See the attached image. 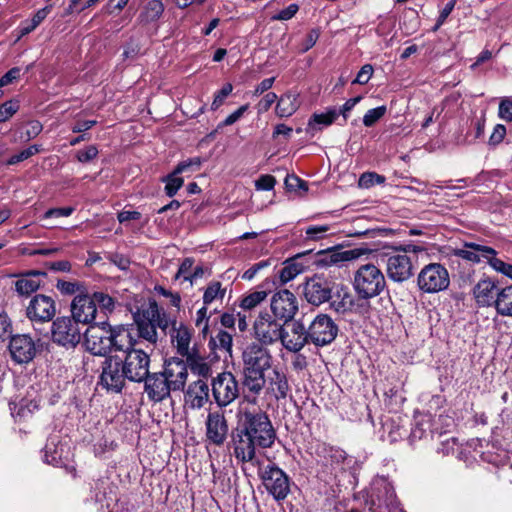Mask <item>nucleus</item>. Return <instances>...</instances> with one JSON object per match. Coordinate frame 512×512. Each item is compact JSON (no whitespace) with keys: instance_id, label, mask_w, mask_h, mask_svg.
<instances>
[{"instance_id":"f257e3e1","label":"nucleus","mask_w":512,"mask_h":512,"mask_svg":"<svg viewBox=\"0 0 512 512\" xmlns=\"http://www.w3.org/2000/svg\"><path fill=\"white\" fill-rule=\"evenodd\" d=\"M276 431L269 416L261 410H243L237 415V425L231 434L233 455L239 463L260 466L257 451L271 448Z\"/></svg>"},{"instance_id":"f03ea898","label":"nucleus","mask_w":512,"mask_h":512,"mask_svg":"<svg viewBox=\"0 0 512 512\" xmlns=\"http://www.w3.org/2000/svg\"><path fill=\"white\" fill-rule=\"evenodd\" d=\"M84 344L93 355L106 356L112 352L129 349L134 340L123 325L112 326L107 321H101L87 328Z\"/></svg>"},{"instance_id":"7ed1b4c3","label":"nucleus","mask_w":512,"mask_h":512,"mask_svg":"<svg viewBox=\"0 0 512 512\" xmlns=\"http://www.w3.org/2000/svg\"><path fill=\"white\" fill-rule=\"evenodd\" d=\"M421 247L413 244L398 246L393 252L386 254V273L394 282H404L414 274L417 253Z\"/></svg>"},{"instance_id":"20e7f679","label":"nucleus","mask_w":512,"mask_h":512,"mask_svg":"<svg viewBox=\"0 0 512 512\" xmlns=\"http://www.w3.org/2000/svg\"><path fill=\"white\" fill-rule=\"evenodd\" d=\"M353 288L360 299L368 300L380 295L386 288V279L376 265L367 263L354 273Z\"/></svg>"},{"instance_id":"39448f33","label":"nucleus","mask_w":512,"mask_h":512,"mask_svg":"<svg viewBox=\"0 0 512 512\" xmlns=\"http://www.w3.org/2000/svg\"><path fill=\"white\" fill-rule=\"evenodd\" d=\"M417 284L424 293H438L446 290L450 284L448 270L440 263L425 265L418 274Z\"/></svg>"},{"instance_id":"423d86ee","label":"nucleus","mask_w":512,"mask_h":512,"mask_svg":"<svg viewBox=\"0 0 512 512\" xmlns=\"http://www.w3.org/2000/svg\"><path fill=\"white\" fill-rule=\"evenodd\" d=\"M134 345L127 350H120L125 353L122 368L129 381L143 382L149 373L150 356L142 349L134 348Z\"/></svg>"},{"instance_id":"0eeeda50","label":"nucleus","mask_w":512,"mask_h":512,"mask_svg":"<svg viewBox=\"0 0 512 512\" xmlns=\"http://www.w3.org/2000/svg\"><path fill=\"white\" fill-rule=\"evenodd\" d=\"M212 396L219 408H225L239 396V384L231 372L219 373L211 381Z\"/></svg>"},{"instance_id":"6e6552de","label":"nucleus","mask_w":512,"mask_h":512,"mask_svg":"<svg viewBox=\"0 0 512 512\" xmlns=\"http://www.w3.org/2000/svg\"><path fill=\"white\" fill-rule=\"evenodd\" d=\"M307 331L310 343L322 347L335 340L338 326L330 316L320 313L309 323Z\"/></svg>"},{"instance_id":"1a4fd4ad","label":"nucleus","mask_w":512,"mask_h":512,"mask_svg":"<svg viewBox=\"0 0 512 512\" xmlns=\"http://www.w3.org/2000/svg\"><path fill=\"white\" fill-rule=\"evenodd\" d=\"M52 341L66 348L75 347L81 339L78 323L71 317H58L51 326Z\"/></svg>"},{"instance_id":"9d476101","label":"nucleus","mask_w":512,"mask_h":512,"mask_svg":"<svg viewBox=\"0 0 512 512\" xmlns=\"http://www.w3.org/2000/svg\"><path fill=\"white\" fill-rule=\"evenodd\" d=\"M263 485L275 500H284L290 492V479L275 465H268L260 473Z\"/></svg>"},{"instance_id":"9b49d317","label":"nucleus","mask_w":512,"mask_h":512,"mask_svg":"<svg viewBox=\"0 0 512 512\" xmlns=\"http://www.w3.org/2000/svg\"><path fill=\"white\" fill-rule=\"evenodd\" d=\"M276 318L267 312H261L256 318L254 335L261 344L271 345L281 338L283 324Z\"/></svg>"},{"instance_id":"f8f14e48","label":"nucleus","mask_w":512,"mask_h":512,"mask_svg":"<svg viewBox=\"0 0 512 512\" xmlns=\"http://www.w3.org/2000/svg\"><path fill=\"white\" fill-rule=\"evenodd\" d=\"M127 379L122 368V360L117 357H107L102 363L100 384L107 390L120 392Z\"/></svg>"},{"instance_id":"ddd939ff","label":"nucleus","mask_w":512,"mask_h":512,"mask_svg":"<svg viewBox=\"0 0 512 512\" xmlns=\"http://www.w3.org/2000/svg\"><path fill=\"white\" fill-rule=\"evenodd\" d=\"M206 439L216 446H222L228 437L229 425L223 411H210L205 420Z\"/></svg>"},{"instance_id":"4468645a","label":"nucleus","mask_w":512,"mask_h":512,"mask_svg":"<svg viewBox=\"0 0 512 512\" xmlns=\"http://www.w3.org/2000/svg\"><path fill=\"white\" fill-rule=\"evenodd\" d=\"M243 369L265 372L271 367L272 356L260 343H251L242 353Z\"/></svg>"},{"instance_id":"2eb2a0df","label":"nucleus","mask_w":512,"mask_h":512,"mask_svg":"<svg viewBox=\"0 0 512 512\" xmlns=\"http://www.w3.org/2000/svg\"><path fill=\"white\" fill-rule=\"evenodd\" d=\"M56 314L55 301L47 295L37 294L29 302L26 315L32 322H48Z\"/></svg>"},{"instance_id":"dca6fc26","label":"nucleus","mask_w":512,"mask_h":512,"mask_svg":"<svg viewBox=\"0 0 512 512\" xmlns=\"http://www.w3.org/2000/svg\"><path fill=\"white\" fill-rule=\"evenodd\" d=\"M8 350L12 360L17 364H27L36 355V345L31 336L17 334L11 337Z\"/></svg>"},{"instance_id":"f3484780","label":"nucleus","mask_w":512,"mask_h":512,"mask_svg":"<svg viewBox=\"0 0 512 512\" xmlns=\"http://www.w3.org/2000/svg\"><path fill=\"white\" fill-rule=\"evenodd\" d=\"M331 283L318 275L308 279L303 286V295L308 303L319 306L332 298Z\"/></svg>"},{"instance_id":"a211bd4d","label":"nucleus","mask_w":512,"mask_h":512,"mask_svg":"<svg viewBox=\"0 0 512 512\" xmlns=\"http://www.w3.org/2000/svg\"><path fill=\"white\" fill-rule=\"evenodd\" d=\"M307 327L301 321H292L287 329L282 327V335L279 341L283 347L290 352H299L307 343L308 339Z\"/></svg>"},{"instance_id":"6ab92c4d","label":"nucleus","mask_w":512,"mask_h":512,"mask_svg":"<svg viewBox=\"0 0 512 512\" xmlns=\"http://www.w3.org/2000/svg\"><path fill=\"white\" fill-rule=\"evenodd\" d=\"M270 307L275 317L287 322L291 320L298 311V302L295 295L285 289L273 295Z\"/></svg>"},{"instance_id":"aec40b11","label":"nucleus","mask_w":512,"mask_h":512,"mask_svg":"<svg viewBox=\"0 0 512 512\" xmlns=\"http://www.w3.org/2000/svg\"><path fill=\"white\" fill-rule=\"evenodd\" d=\"M185 367L183 359L171 358L165 361L161 372L165 376L171 391H184L188 379V372Z\"/></svg>"},{"instance_id":"412c9836","label":"nucleus","mask_w":512,"mask_h":512,"mask_svg":"<svg viewBox=\"0 0 512 512\" xmlns=\"http://www.w3.org/2000/svg\"><path fill=\"white\" fill-rule=\"evenodd\" d=\"M71 312L77 323L90 324L96 318L97 308L91 296L77 295L71 303Z\"/></svg>"},{"instance_id":"4be33fe9","label":"nucleus","mask_w":512,"mask_h":512,"mask_svg":"<svg viewBox=\"0 0 512 512\" xmlns=\"http://www.w3.org/2000/svg\"><path fill=\"white\" fill-rule=\"evenodd\" d=\"M143 381L145 393L151 401L161 402L172 392L162 372L148 373L147 378Z\"/></svg>"},{"instance_id":"5701e85b","label":"nucleus","mask_w":512,"mask_h":512,"mask_svg":"<svg viewBox=\"0 0 512 512\" xmlns=\"http://www.w3.org/2000/svg\"><path fill=\"white\" fill-rule=\"evenodd\" d=\"M210 387L204 379L192 381L184 390V400L192 409H201L209 402Z\"/></svg>"},{"instance_id":"b1692460","label":"nucleus","mask_w":512,"mask_h":512,"mask_svg":"<svg viewBox=\"0 0 512 512\" xmlns=\"http://www.w3.org/2000/svg\"><path fill=\"white\" fill-rule=\"evenodd\" d=\"M455 255L473 263H480L482 261L488 263L492 255H497V251L489 246L466 242L464 248L455 250Z\"/></svg>"},{"instance_id":"393cba45","label":"nucleus","mask_w":512,"mask_h":512,"mask_svg":"<svg viewBox=\"0 0 512 512\" xmlns=\"http://www.w3.org/2000/svg\"><path fill=\"white\" fill-rule=\"evenodd\" d=\"M183 363L186 366V371H190L193 375L197 376L198 379H204L207 381L210 377H212V365L207 360V358L200 353H198L195 349H192V352L186 356H184Z\"/></svg>"},{"instance_id":"a878e982","label":"nucleus","mask_w":512,"mask_h":512,"mask_svg":"<svg viewBox=\"0 0 512 512\" xmlns=\"http://www.w3.org/2000/svg\"><path fill=\"white\" fill-rule=\"evenodd\" d=\"M500 289L497 287L496 282L490 278L481 279L473 288V296L479 306L495 307L497 291Z\"/></svg>"},{"instance_id":"bb28decb","label":"nucleus","mask_w":512,"mask_h":512,"mask_svg":"<svg viewBox=\"0 0 512 512\" xmlns=\"http://www.w3.org/2000/svg\"><path fill=\"white\" fill-rule=\"evenodd\" d=\"M172 342L175 343L177 353L182 357L190 354V342L192 338L191 330L183 323L177 324L176 321L172 323V329L170 332Z\"/></svg>"},{"instance_id":"cd10ccee","label":"nucleus","mask_w":512,"mask_h":512,"mask_svg":"<svg viewBox=\"0 0 512 512\" xmlns=\"http://www.w3.org/2000/svg\"><path fill=\"white\" fill-rule=\"evenodd\" d=\"M164 10L165 6L161 0H149L141 8L137 21L142 26L154 23L161 18Z\"/></svg>"},{"instance_id":"c85d7f7f","label":"nucleus","mask_w":512,"mask_h":512,"mask_svg":"<svg viewBox=\"0 0 512 512\" xmlns=\"http://www.w3.org/2000/svg\"><path fill=\"white\" fill-rule=\"evenodd\" d=\"M268 390L277 400L285 399L290 391L287 377L284 372L274 369L268 379Z\"/></svg>"},{"instance_id":"c756f323","label":"nucleus","mask_w":512,"mask_h":512,"mask_svg":"<svg viewBox=\"0 0 512 512\" xmlns=\"http://www.w3.org/2000/svg\"><path fill=\"white\" fill-rule=\"evenodd\" d=\"M265 372L243 369V387L249 393L257 396L265 387Z\"/></svg>"},{"instance_id":"7c9ffc66","label":"nucleus","mask_w":512,"mask_h":512,"mask_svg":"<svg viewBox=\"0 0 512 512\" xmlns=\"http://www.w3.org/2000/svg\"><path fill=\"white\" fill-rule=\"evenodd\" d=\"M45 272L31 271L23 275L15 282V289L20 295H29L40 288L39 276H45Z\"/></svg>"},{"instance_id":"2f4dec72","label":"nucleus","mask_w":512,"mask_h":512,"mask_svg":"<svg viewBox=\"0 0 512 512\" xmlns=\"http://www.w3.org/2000/svg\"><path fill=\"white\" fill-rule=\"evenodd\" d=\"M299 106L298 95L293 92H287L278 99L276 114L281 118L290 117L297 111Z\"/></svg>"},{"instance_id":"473e14b6","label":"nucleus","mask_w":512,"mask_h":512,"mask_svg":"<svg viewBox=\"0 0 512 512\" xmlns=\"http://www.w3.org/2000/svg\"><path fill=\"white\" fill-rule=\"evenodd\" d=\"M494 308L499 315L512 317V285H508L497 291Z\"/></svg>"},{"instance_id":"72a5a7b5","label":"nucleus","mask_w":512,"mask_h":512,"mask_svg":"<svg viewBox=\"0 0 512 512\" xmlns=\"http://www.w3.org/2000/svg\"><path fill=\"white\" fill-rule=\"evenodd\" d=\"M300 256L291 258L285 262V266L279 272V280L281 284H285L293 280L296 276L303 273L305 265L299 262Z\"/></svg>"},{"instance_id":"f704fd0d","label":"nucleus","mask_w":512,"mask_h":512,"mask_svg":"<svg viewBox=\"0 0 512 512\" xmlns=\"http://www.w3.org/2000/svg\"><path fill=\"white\" fill-rule=\"evenodd\" d=\"M364 253H365V251L363 249H358V248L340 251V252H331V253L326 254L321 259V262L326 265L337 264V263L357 259Z\"/></svg>"},{"instance_id":"c9c22d12","label":"nucleus","mask_w":512,"mask_h":512,"mask_svg":"<svg viewBox=\"0 0 512 512\" xmlns=\"http://www.w3.org/2000/svg\"><path fill=\"white\" fill-rule=\"evenodd\" d=\"M353 306V297L347 291V289L341 288L336 292L334 297H332L331 307L337 313H345L346 311L351 310Z\"/></svg>"},{"instance_id":"e433bc0d","label":"nucleus","mask_w":512,"mask_h":512,"mask_svg":"<svg viewBox=\"0 0 512 512\" xmlns=\"http://www.w3.org/2000/svg\"><path fill=\"white\" fill-rule=\"evenodd\" d=\"M226 295V288L222 287L219 281H212L206 287L203 294V303L209 306L216 300L222 301Z\"/></svg>"},{"instance_id":"4c0bfd02","label":"nucleus","mask_w":512,"mask_h":512,"mask_svg":"<svg viewBox=\"0 0 512 512\" xmlns=\"http://www.w3.org/2000/svg\"><path fill=\"white\" fill-rule=\"evenodd\" d=\"M137 329L139 337L151 344H156L158 339L156 324L150 318L137 321Z\"/></svg>"},{"instance_id":"58836bf2","label":"nucleus","mask_w":512,"mask_h":512,"mask_svg":"<svg viewBox=\"0 0 512 512\" xmlns=\"http://www.w3.org/2000/svg\"><path fill=\"white\" fill-rule=\"evenodd\" d=\"M432 432L430 416H422L416 420L414 426L412 427L410 438L411 440H421L426 438L428 434Z\"/></svg>"},{"instance_id":"ea45409f","label":"nucleus","mask_w":512,"mask_h":512,"mask_svg":"<svg viewBox=\"0 0 512 512\" xmlns=\"http://www.w3.org/2000/svg\"><path fill=\"white\" fill-rule=\"evenodd\" d=\"M209 344L213 349L231 354L232 335L226 331L220 330L215 336H212Z\"/></svg>"},{"instance_id":"a19ab883","label":"nucleus","mask_w":512,"mask_h":512,"mask_svg":"<svg viewBox=\"0 0 512 512\" xmlns=\"http://www.w3.org/2000/svg\"><path fill=\"white\" fill-rule=\"evenodd\" d=\"M338 113L336 110H329L326 113L321 114H313L311 119L308 122V128L310 130H315L316 125H331L337 118Z\"/></svg>"},{"instance_id":"79ce46f5","label":"nucleus","mask_w":512,"mask_h":512,"mask_svg":"<svg viewBox=\"0 0 512 512\" xmlns=\"http://www.w3.org/2000/svg\"><path fill=\"white\" fill-rule=\"evenodd\" d=\"M268 293L265 290H257L246 295L242 300L240 307L244 310H252L263 302Z\"/></svg>"},{"instance_id":"37998d69","label":"nucleus","mask_w":512,"mask_h":512,"mask_svg":"<svg viewBox=\"0 0 512 512\" xmlns=\"http://www.w3.org/2000/svg\"><path fill=\"white\" fill-rule=\"evenodd\" d=\"M180 173H175L173 170L168 176H166L163 181L166 183L165 192L169 197L174 196L178 190L183 186L184 179L179 177Z\"/></svg>"},{"instance_id":"c03bdc74","label":"nucleus","mask_w":512,"mask_h":512,"mask_svg":"<svg viewBox=\"0 0 512 512\" xmlns=\"http://www.w3.org/2000/svg\"><path fill=\"white\" fill-rule=\"evenodd\" d=\"M385 177L375 172H364L360 175L358 185L360 188H370L374 185L383 184Z\"/></svg>"},{"instance_id":"a18cd8bd","label":"nucleus","mask_w":512,"mask_h":512,"mask_svg":"<svg viewBox=\"0 0 512 512\" xmlns=\"http://www.w3.org/2000/svg\"><path fill=\"white\" fill-rule=\"evenodd\" d=\"M95 305L99 306L102 310L112 312L115 308V300L110 295L104 292H94L91 296Z\"/></svg>"},{"instance_id":"49530a36","label":"nucleus","mask_w":512,"mask_h":512,"mask_svg":"<svg viewBox=\"0 0 512 512\" xmlns=\"http://www.w3.org/2000/svg\"><path fill=\"white\" fill-rule=\"evenodd\" d=\"M20 108L19 101L11 99L0 105V123L9 120Z\"/></svg>"},{"instance_id":"de8ad7c7","label":"nucleus","mask_w":512,"mask_h":512,"mask_svg":"<svg viewBox=\"0 0 512 512\" xmlns=\"http://www.w3.org/2000/svg\"><path fill=\"white\" fill-rule=\"evenodd\" d=\"M386 111V106H379L368 110L363 117L364 126L372 127L385 115Z\"/></svg>"},{"instance_id":"09e8293b","label":"nucleus","mask_w":512,"mask_h":512,"mask_svg":"<svg viewBox=\"0 0 512 512\" xmlns=\"http://www.w3.org/2000/svg\"><path fill=\"white\" fill-rule=\"evenodd\" d=\"M488 264L497 272L512 279V264L505 263L501 259L497 258L496 255H492L489 259Z\"/></svg>"},{"instance_id":"8fccbe9b","label":"nucleus","mask_w":512,"mask_h":512,"mask_svg":"<svg viewBox=\"0 0 512 512\" xmlns=\"http://www.w3.org/2000/svg\"><path fill=\"white\" fill-rule=\"evenodd\" d=\"M233 86L230 83H226L214 96V100L211 104L212 110H217L225 101V99L231 94Z\"/></svg>"},{"instance_id":"3c124183","label":"nucleus","mask_w":512,"mask_h":512,"mask_svg":"<svg viewBox=\"0 0 512 512\" xmlns=\"http://www.w3.org/2000/svg\"><path fill=\"white\" fill-rule=\"evenodd\" d=\"M201 164H202L201 158L194 157V158H190V159L180 162L174 170H175V173H180V174L183 172H186V171H196L200 168Z\"/></svg>"},{"instance_id":"603ef678","label":"nucleus","mask_w":512,"mask_h":512,"mask_svg":"<svg viewBox=\"0 0 512 512\" xmlns=\"http://www.w3.org/2000/svg\"><path fill=\"white\" fill-rule=\"evenodd\" d=\"M150 319L156 324V328L159 327L163 331H165L170 325V319L167 314L157 308L151 310Z\"/></svg>"},{"instance_id":"864d4df0","label":"nucleus","mask_w":512,"mask_h":512,"mask_svg":"<svg viewBox=\"0 0 512 512\" xmlns=\"http://www.w3.org/2000/svg\"><path fill=\"white\" fill-rule=\"evenodd\" d=\"M498 116L506 122L512 121V99L503 98L499 103Z\"/></svg>"},{"instance_id":"5fc2aeb1","label":"nucleus","mask_w":512,"mask_h":512,"mask_svg":"<svg viewBox=\"0 0 512 512\" xmlns=\"http://www.w3.org/2000/svg\"><path fill=\"white\" fill-rule=\"evenodd\" d=\"M329 230V225H316L307 227L305 233L308 239L319 240L322 239Z\"/></svg>"},{"instance_id":"6e6d98bb","label":"nucleus","mask_w":512,"mask_h":512,"mask_svg":"<svg viewBox=\"0 0 512 512\" xmlns=\"http://www.w3.org/2000/svg\"><path fill=\"white\" fill-rule=\"evenodd\" d=\"M98 155V149L94 145L87 146L83 150H79L76 153V158L81 163H87L95 159Z\"/></svg>"},{"instance_id":"4d7b16f0","label":"nucleus","mask_w":512,"mask_h":512,"mask_svg":"<svg viewBox=\"0 0 512 512\" xmlns=\"http://www.w3.org/2000/svg\"><path fill=\"white\" fill-rule=\"evenodd\" d=\"M457 447V439L454 437H450L441 442V445L437 449V452L442 454L443 456L453 455L457 451Z\"/></svg>"},{"instance_id":"13d9d810","label":"nucleus","mask_w":512,"mask_h":512,"mask_svg":"<svg viewBox=\"0 0 512 512\" xmlns=\"http://www.w3.org/2000/svg\"><path fill=\"white\" fill-rule=\"evenodd\" d=\"M298 10L299 6L295 3H292L285 9L281 10L279 13L273 15L271 19L274 21H287L292 19L296 15Z\"/></svg>"},{"instance_id":"bf43d9fd","label":"nucleus","mask_w":512,"mask_h":512,"mask_svg":"<svg viewBox=\"0 0 512 512\" xmlns=\"http://www.w3.org/2000/svg\"><path fill=\"white\" fill-rule=\"evenodd\" d=\"M276 184V179L274 176L265 174L261 175L256 181H255V187L257 190H263V191H270L274 188Z\"/></svg>"},{"instance_id":"052dcab7","label":"nucleus","mask_w":512,"mask_h":512,"mask_svg":"<svg viewBox=\"0 0 512 512\" xmlns=\"http://www.w3.org/2000/svg\"><path fill=\"white\" fill-rule=\"evenodd\" d=\"M56 287L64 295H73L79 291L81 285L78 282L59 280Z\"/></svg>"},{"instance_id":"680f3d73","label":"nucleus","mask_w":512,"mask_h":512,"mask_svg":"<svg viewBox=\"0 0 512 512\" xmlns=\"http://www.w3.org/2000/svg\"><path fill=\"white\" fill-rule=\"evenodd\" d=\"M208 320L209 317L207 316V306H203L201 309H199L196 313V320L195 324L197 327H202V333L206 334L208 331Z\"/></svg>"},{"instance_id":"e2e57ef3","label":"nucleus","mask_w":512,"mask_h":512,"mask_svg":"<svg viewBox=\"0 0 512 512\" xmlns=\"http://www.w3.org/2000/svg\"><path fill=\"white\" fill-rule=\"evenodd\" d=\"M373 74V67L370 64H365L361 67L353 83L364 85L368 83Z\"/></svg>"},{"instance_id":"0e129e2a","label":"nucleus","mask_w":512,"mask_h":512,"mask_svg":"<svg viewBox=\"0 0 512 512\" xmlns=\"http://www.w3.org/2000/svg\"><path fill=\"white\" fill-rule=\"evenodd\" d=\"M456 0H450L445 7L441 10L440 15L437 19V22L433 28V31H437L440 26L443 25V23L446 21L447 17L451 14L452 10L454 9Z\"/></svg>"},{"instance_id":"69168bd1","label":"nucleus","mask_w":512,"mask_h":512,"mask_svg":"<svg viewBox=\"0 0 512 512\" xmlns=\"http://www.w3.org/2000/svg\"><path fill=\"white\" fill-rule=\"evenodd\" d=\"M505 135H506L505 126L502 124H497L494 127L493 132L489 138V144L493 145V146L500 144L503 141Z\"/></svg>"},{"instance_id":"338daca9","label":"nucleus","mask_w":512,"mask_h":512,"mask_svg":"<svg viewBox=\"0 0 512 512\" xmlns=\"http://www.w3.org/2000/svg\"><path fill=\"white\" fill-rule=\"evenodd\" d=\"M42 129L43 126L39 121L33 120L28 122L26 131L24 133L26 140H31L37 137L41 133Z\"/></svg>"},{"instance_id":"774afa93","label":"nucleus","mask_w":512,"mask_h":512,"mask_svg":"<svg viewBox=\"0 0 512 512\" xmlns=\"http://www.w3.org/2000/svg\"><path fill=\"white\" fill-rule=\"evenodd\" d=\"M38 407L39 404L36 400L22 399L19 402L18 414L21 416H25L27 413H32L34 410L38 409Z\"/></svg>"}]
</instances>
